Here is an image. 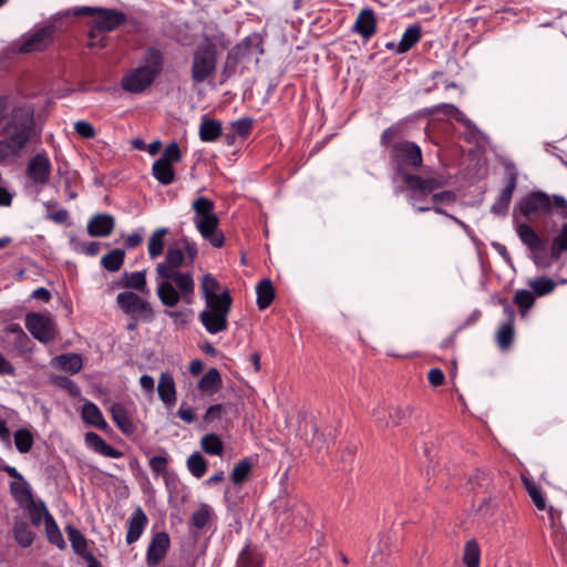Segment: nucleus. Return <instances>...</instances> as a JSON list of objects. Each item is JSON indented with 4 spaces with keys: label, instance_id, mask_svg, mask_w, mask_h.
Wrapping results in <instances>:
<instances>
[{
    "label": "nucleus",
    "instance_id": "37998d69",
    "mask_svg": "<svg viewBox=\"0 0 567 567\" xmlns=\"http://www.w3.org/2000/svg\"><path fill=\"white\" fill-rule=\"evenodd\" d=\"M52 29L50 27L42 28L38 32H35L29 40H27L22 45L20 51L23 53H29L34 50H39L41 43L51 37Z\"/></svg>",
    "mask_w": 567,
    "mask_h": 567
},
{
    "label": "nucleus",
    "instance_id": "393cba45",
    "mask_svg": "<svg viewBox=\"0 0 567 567\" xmlns=\"http://www.w3.org/2000/svg\"><path fill=\"white\" fill-rule=\"evenodd\" d=\"M122 286L127 289H133L142 295L148 293L146 270L124 272L122 276Z\"/></svg>",
    "mask_w": 567,
    "mask_h": 567
},
{
    "label": "nucleus",
    "instance_id": "79ce46f5",
    "mask_svg": "<svg viewBox=\"0 0 567 567\" xmlns=\"http://www.w3.org/2000/svg\"><path fill=\"white\" fill-rule=\"evenodd\" d=\"M463 561L466 567H480L481 549L476 540L470 539L465 543Z\"/></svg>",
    "mask_w": 567,
    "mask_h": 567
},
{
    "label": "nucleus",
    "instance_id": "39448f33",
    "mask_svg": "<svg viewBox=\"0 0 567 567\" xmlns=\"http://www.w3.org/2000/svg\"><path fill=\"white\" fill-rule=\"evenodd\" d=\"M554 209L567 219V200L561 195L549 196L545 192H532L519 202V212L526 218L548 215Z\"/></svg>",
    "mask_w": 567,
    "mask_h": 567
},
{
    "label": "nucleus",
    "instance_id": "a878e982",
    "mask_svg": "<svg viewBox=\"0 0 567 567\" xmlns=\"http://www.w3.org/2000/svg\"><path fill=\"white\" fill-rule=\"evenodd\" d=\"M82 419L85 423L95 426L99 430H105L107 423L105 422L101 410L93 402H86L82 406Z\"/></svg>",
    "mask_w": 567,
    "mask_h": 567
},
{
    "label": "nucleus",
    "instance_id": "4468645a",
    "mask_svg": "<svg viewBox=\"0 0 567 567\" xmlns=\"http://www.w3.org/2000/svg\"><path fill=\"white\" fill-rule=\"evenodd\" d=\"M168 547H169L168 534L165 532L155 534L148 545L147 553H146L147 566L156 567L164 559Z\"/></svg>",
    "mask_w": 567,
    "mask_h": 567
},
{
    "label": "nucleus",
    "instance_id": "f257e3e1",
    "mask_svg": "<svg viewBox=\"0 0 567 567\" xmlns=\"http://www.w3.org/2000/svg\"><path fill=\"white\" fill-rule=\"evenodd\" d=\"M186 265L182 248L169 247L165 260L156 266V274L161 280L156 295L165 307L173 308L179 301L193 303L195 281L190 271H181L179 267Z\"/></svg>",
    "mask_w": 567,
    "mask_h": 567
},
{
    "label": "nucleus",
    "instance_id": "7c9ffc66",
    "mask_svg": "<svg viewBox=\"0 0 567 567\" xmlns=\"http://www.w3.org/2000/svg\"><path fill=\"white\" fill-rule=\"evenodd\" d=\"M256 293L258 308L260 310L268 308L275 298V290L271 281L269 279L260 280L256 287Z\"/></svg>",
    "mask_w": 567,
    "mask_h": 567
},
{
    "label": "nucleus",
    "instance_id": "5fc2aeb1",
    "mask_svg": "<svg viewBox=\"0 0 567 567\" xmlns=\"http://www.w3.org/2000/svg\"><path fill=\"white\" fill-rule=\"evenodd\" d=\"M212 516V509L207 504H204L195 511L192 515V524L198 528L202 529L207 526L209 523Z\"/></svg>",
    "mask_w": 567,
    "mask_h": 567
},
{
    "label": "nucleus",
    "instance_id": "c85d7f7f",
    "mask_svg": "<svg viewBox=\"0 0 567 567\" xmlns=\"http://www.w3.org/2000/svg\"><path fill=\"white\" fill-rule=\"evenodd\" d=\"M56 365L71 374L78 373L83 367L82 357L78 353H65L54 358Z\"/></svg>",
    "mask_w": 567,
    "mask_h": 567
},
{
    "label": "nucleus",
    "instance_id": "6e6552de",
    "mask_svg": "<svg viewBox=\"0 0 567 567\" xmlns=\"http://www.w3.org/2000/svg\"><path fill=\"white\" fill-rule=\"evenodd\" d=\"M118 308L134 321L152 322L155 311L152 305L134 291H123L116 296Z\"/></svg>",
    "mask_w": 567,
    "mask_h": 567
},
{
    "label": "nucleus",
    "instance_id": "6e6d98bb",
    "mask_svg": "<svg viewBox=\"0 0 567 567\" xmlns=\"http://www.w3.org/2000/svg\"><path fill=\"white\" fill-rule=\"evenodd\" d=\"M200 287L205 300L219 295V284L210 274L203 277Z\"/></svg>",
    "mask_w": 567,
    "mask_h": 567
},
{
    "label": "nucleus",
    "instance_id": "0e129e2a",
    "mask_svg": "<svg viewBox=\"0 0 567 567\" xmlns=\"http://www.w3.org/2000/svg\"><path fill=\"white\" fill-rule=\"evenodd\" d=\"M55 384L65 389L72 396H78L81 393L79 385L68 377H56Z\"/></svg>",
    "mask_w": 567,
    "mask_h": 567
},
{
    "label": "nucleus",
    "instance_id": "72a5a7b5",
    "mask_svg": "<svg viewBox=\"0 0 567 567\" xmlns=\"http://www.w3.org/2000/svg\"><path fill=\"white\" fill-rule=\"evenodd\" d=\"M168 234L165 227L157 228L150 237L147 251L151 259H155L164 251V238Z\"/></svg>",
    "mask_w": 567,
    "mask_h": 567
},
{
    "label": "nucleus",
    "instance_id": "f704fd0d",
    "mask_svg": "<svg viewBox=\"0 0 567 567\" xmlns=\"http://www.w3.org/2000/svg\"><path fill=\"white\" fill-rule=\"evenodd\" d=\"M221 385V377L216 368H210L199 380L198 389L203 392L214 393Z\"/></svg>",
    "mask_w": 567,
    "mask_h": 567
},
{
    "label": "nucleus",
    "instance_id": "f03ea898",
    "mask_svg": "<svg viewBox=\"0 0 567 567\" xmlns=\"http://www.w3.org/2000/svg\"><path fill=\"white\" fill-rule=\"evenodd\" d=\"M392 159L409 192L408 199L414 210L417 213L429 212L430 207H417L416 202L421 196L431 195L433 190L444 187L447 179L443 175L423 177L406 172V167L415 168L422 165V153L417 144H394Z\"/></svg>",
    "mask_w": 567,
    "mask_h": 567
},
{
    "label": "nucleus",
    "instance_id": "69168bd1",
    "mask_svg": "<svg viewBox=\"0 0 567 567\" xmlns=\"http://www.w3.org/2000/svg\"><path fill=\"white\" fill-rule=\"evenodd\" d=\"M435 190H433L431 194H432V197H431V202L434 203L435 205L437 203H447V204H452L456 200V193L453 192V190H443V192H439V193H434Z\"/></svg>",
    "mask_w": 567,
    "mask_h": 567
},
{
    "label": "nucleus",
    "instance_id": "f8f14e48",
    "mask_svg": "<svg viewBox=\"0 0 567 567\" xmlns=\"http://www.w3.org/2000/svg\"><path fill=\"white\" fill-rule=\"evenodd\" d=\"M51 162L48 155L42 152L35 154L27 164L25 176L35 185L45 186L50 181Z\"/></svg>",
    "mask_w": 567,
    "mask_h": 567
},
{
    "label": "nucleus",
    "instance_id": "a19ab883",
    "mask_svg": "<svg viewBox=\"0 0 567 567\" xmlns=\"http://www.w3.org/2000/svg\"><path fill=\"white\" fill-rule=\"evenodd\" d=\"M13 442L16 449L20 453L25 454L31 451L34 443V436L28 429H19L13 433Z\"/></svg>",
    "mask_w": 567,
    "mask_h": 567
},
{
    "label": "nucleus",
    "instance_id": "a211bd4d",
    "mask_svg": "<svg viewBox=\"0 0 567 567\" xmlns=\"http://www.w3.org/2000/svg\"><path fill=\"white\" fill-rule=\"evenodd\" d=\"M252 124L254 121L248 117L228 123V125L224 127L225 140L228 142H234L235 140L248 138L252 130Z\"/></svg>",
    "mask_w": 567,
    "mask_h": 567
},
{
    "label": "nucleus",
    "instance_id": "f3484780",
    "mask_svg": "<svg viewBox=\"0 0 567 567\" xmlns=\"http://www.w3.org/2000/svg\"><path fill=\"white\" fill-rule=\"evenodd\" d=\"M85 444L93 452L101 454L103 456L112 457V458H121L123 457V452L114 449L110 444H107L99 434L95 432H87L84 435Z\"/></svg>",
    "mask_w": 567,
    "mask_h": 567
},
{
    "label": "nucleus",
    "instance_id": "338daca9",
    "mask_svg": "<svg viewBox=\"0 0 567 567\" xmlns=\"http://www.w3.org/2000/svg\"><path fill=\"white\" fill-rule=\"evenodd\" d=\"M143 229H138L136 231H133L125 238V247L128 249L136 248L140 246L143 241Z\"/></svg>",
    "mask_w": 567,
    "mask_h": 567
},
{
    "label": "nucleus",
    "instance_id": "4c0bfd02",
    "mask_svg": "<svg viewBox=\"0 0 567 567\" xmlns=\"http://www.w3.org/2000/svg\"><path fill=\"white\" fill-rule=\"evenodd\" d=\"M66 534L73 550L81 557L90 553L87 550V542L84 535L74 526L68 525Z\"/></svg>",
    "mask_w": 567,
    "mask_h": 567
},
{
    "label": "nucleus",
    "instance_id": "1a4fd4ad",
    "mask_svg": "<svg viewBox=\"0 0 567 567\" xmlns=\"http://www.w3.org/2000/svg\"><path fill=\"white\" fill-rule=\"evenodd\" d=\"M182 159L178 144H168L163 154L152 166L153 177L162 185H169L175 179L173 166Z\"/></svg>",
    "mask_w": 567,
    "mask_h": 567
},
{
    "label": "nucleus",
    "instance_id": "a18cd8bd",
    "mask_svg": "<svg viewBox=\"0 0 567 567\" xmlns=\"http://www.w3.org/2000/svg\"><path fill=\"white\" fill-rule=\"evenodd\" d=\"M10 492L19 503L33 502L29 484L24 478L11 482Z\"/></svg>",
    "mask_w": 567,
    "mask_h": 567
},
{
    "label": "nucleus",
    "instance_id": "c03bdc74",
    "mask_svg": "<svg viewBox=\"0 0 567 567\" xmlns=\"http://www.w3.org/2000/svg\"><path fill=\"white\" fill-rule=\"evenodd\" d=\"M513 302L518 307L520 315L525 317L527 311L535 303L534 292L526 289H519L515 292Z\"/></svg>",
    "mask_w": 567,
    "mask_h": 567
},
{
    "label": "nucleus",
    "instance_id": "9b49d317",
    "mask_svg": "<svg viewBox=\"0 0 567 567\" xmlns=\"http://www.w3.org/2000/svg\"><path fill=\"white\" fill-rule=\"evenodd\" d=\"M25 328L39 341L48 343L56 336L55 322L49 316L30 312L25 316Z\"/></svg>",
    "mask_w": 567,
    "mask_h": 567
},
{
    "label": "nucleus",
    "instance_id": "bb28decb",
    "mask_svg": "<svg viewBox=\"0 0 567 567\" xmlns=\"http://www.w3.org/2000/svg\"><path fill=\"white\" fill-rule=\"evenodd\" d=\"M207 311L217 312L221 315H229L233 299L228 290L221 291L218 296L206 299Z\"/></svg>",
    "mask_w": 567,
    "mask_h": 567
},
{
    "label": "nucleus",
    "instance_id": "864d4df0",
    "mask_svg": "<svg viewBox=\"0 0 567 567\" xmlns=\"http://www.w3.org/2000/svg\"><path fill=\"white\" fill-rule=\"evenodd\" d=\"M192 207L195 212V215L193 218H200L203 216H210L214 215V203L209 198L206 197H197L193 204Z\"/></svg>",
    "mask_w": 567,
    "mask_h": 567
},
{
    "label": "nucleus",
    "instance_id": "2eb2a0df",
    "mask_svg": "<svg viewBox=\"0 0 567 567\" xmlns=\"http://www.w3.org/2000/svg\"><path fill=\"white\" fill-rule=\"evenodd\" d=\"M522 243L529 249L534 257L545 252L546 241L528 224H519L516 228Z\"/></svg>",
    "mask_w": 567,
    "mask_h": 567
},
{
    "label": "nucleus",
    "instance_id": "6ab92c4d",
    "mask_svg": "<svg viewBox=\"0 0 567 567\" xmlns=\"http://www.w3.org/2000/svg\"><path fill=\"white\" fill-rule=\"evenodd\" d=\"M148 523V518L142 507H137L127 522L126 543H135L142 535Z\"/></svg>",
    "mask_w": 567,
    "mask_h": 567
},
{
    "label": "nucleus",
    "instance_id": "20e7f679",
    "mask_svg": "<svg viewBox=\"0 0 567 567\" xmlns=\"http://www.w3.org/2000/svg\"><path fill=\"white\" fill-rule=\"evenodd\" d=\"M162 55L156 49H148L145 58V65L131 70L122 79V86L131 93L143 92L155 80L162 71Z\"/></svg>",
    "mask_w": 567,
    "mask_h": 567
},
{
    "label": "nucleus",
    "instance_id": "c756f323",
    "mask_svg": "<svg viewBox=\"0 0 567 567\" xmlns=\"http://www.w3.org/2000/svg\"><path fill=\"white\" fill-rule=\"evenodd\" d=\"M373 416L375 417L377 422L380 423V425H383V419L385 416V410L384 409H375L373 411ZM408 416V410L395 408L391 412H389V419L390 421L384 422V426H399L403 423V421Z\"/></svg>",
    "mask_w": 567,
    "mask_h": 567
},
{
    "label": "nucleus",
    "instance_id": "412c9836",
    "mask_svg": "<svg viewBox=\"0 0 567 567\" xmlns=\"http://www.w3.org/2000/svg\"><path fill=\"white\" fill-rule=\"evenodd\" d=\"M227 318L228 315H221L207 310H203L199 313V321L202 322L206 331L210 334H217L219 332L226 331L228 328Z\"/></svg>",
    "mask_w": 567,
    "mask_h": 567
},
{
    "label": "nucleus",
    "instance_id": "aec40b11",
    "mask_svg": "<svg viewBox=\"0 0 567 567\" xmlns=\"http://www.w3.org/2000/svg\"><path fill=\"white\" fill-rule=\"evenodd\" d=\"M111 416L116 426L125 435H131L136 431L131 415L122 403H113L110 408Z\"/></svg>",
    "mask_w": 567,
    "mask_h": 567
},
{
    "label": "nucleus",
    "instance_id": "cd10ccee",
    "mask_svg": "<svg viewBox=\"0 0 567 567\" xmlns=\"http://www.w3.org/2000/svg\"><path fill=\"white\" fill-rule=\"evenodd\" d=\"M12 533L17 544L23 548L30 547L34 540V533L25 520H16Z\"/></svg>",
    "mask_w": 567,
    "mask_h": 567
},
{
    "label": "nucleus",
    "instance_id": "7ed1b4c3",
    "mask_svg": "<svg viewBox=\"0 0 567 567\" xmlns=\"http://www.w3.org/2000/svg\"><path fill=\"white\" fill-rule=\"evenodd\" d=\"M7 142H34L40 128L34 120L31 106H18L10 113L3 128Z\"/></svg>",
    "mask_w": 567,
    "mask_h": 567
},
{
    "label": "nucleus",
    "instance_id": "3c124183",
    "mask_svg": "<svg viewBox=\"0 0 567 567\" xmlns=\"http://www.w3.org/2000/svg\"><path fill=\"white\" fill-rule=\"evenodd\" d=\"M514 338V324L512 322L503 323L497 333L496 341L501 349H508Z\"/></svg>",
    "mask_w": 567,
    "mask_h": 567
},
{
    "label": "nucleus",
    "instance_id": "ea45409f",
    "mask_svg": "<svg viewBox=\"0 0 567 567\" xmlns=\"http://www.w3.org/2000/svg\"><path fill=\"white\" fill-rule=\"evenodd\" d=\"M6 332L13 337L14 348L20 351H27L29 349L30 339L23 329L18 323H10L6 327Z\"/></svg>",
    "mask_w": 567,
    "mask_h": 567
},
{
    "label": "nucleus",
    "instance_id": "ddd939ff",
    "mask_svg": "<svg viewBox=\"0 0 567 567\" xmlns=\"http://www.w3.org/2000/svg\"><path fill=\"white\" fill-rule=\"evenodd\" d=\"M193 221L202 237L208 240L213 247L220 248L224 245L225 238L223 233L217 230L219 219L215 214L210 216H203L200 218H193Z\"/></svg>",
    "mask_w": 567,
    "mask_h": 567
},
{
    "label": "nucleus",
    "instance_id": "4be33fe9",
    "mask_svg": "<svg viewBox=\"0 0 567 567\" xmlns=\"http://www.w3.org/2000/svg\"><path fill=\"white\" fill-rule=\"evenodd\" d=\"M375 17L372 9H363L355 19L354 31L364 39H370L375 33Z\"/></svg>",
    "mask_w": 567,
    "mask_h": 567
},
{
    "label": "nucleus",
    "instance_id": "e2e57ef3",
    "mask_svg": "<svg viewBox=\"0 0 567 567\" xmlns=\"http://www.w3.org/2000/svg\"><path fill=\"white\" fill-rule=\"evenodd\" d=\"M74 130L78 135L83 140H91L95 136L94 126L86 121H78L74 124Z\"/></svg>",
    "mask_w": 567,
    "mask_h": 567
},
{
    "label": "nucleus",
    "instance_id": "e433bc0d",
    "mask_svg": "<svg viewBox=\"0 0 567 567\" xmlns=\"http://www.w3.org/2000/svg\"><path fill=\"white\" fill-rule=\"evenodd\" d=\"M421 39V28L417 24L410 25L403 33L398 48V53L408 52Z\"/></svg>",
    "mask_w": 567,
    "mask_h": 567
},
{
    "label": "nucleus",
    "instance_id": "09e8293b",
    "mask_svg": "<svg viewBox=\"0 0 567 567\" xmlns=\"http://www.w3.org/2000/svg\"><path fill=\"white\" fill-rule=\"evenodd\" d=\"M187 467L193 476L200 478L206 473L207 462L200 453L194 452L187 460Z\"/></svg>",
    "mask_w": 567,
    "mask_h": 567
},
{
    "label": "nucleus",
    "instance_id": "9d476101",
    "mask_svg": "<svg viewBox=\"0 0 567 567\" xmlns=\"http://www.w3.org/2000/svg\"><path fill=\"white\" fill-rule=\"evenodd\" d=\"M502 165L504 166L505 173L507 175V183L506 186L501 190L494 204L491 206V213L504 216L507 214L513 193L517 186L518 173L515 164L509 159H502Z\"/></svg>",
    "mask_w": 567,
    "mask_h": 567
},
{
    "label": "nucleus",
    "instance_id": "c9c22d12",
    "mask_svg": "<svg viewBox=\"0 0 567 567\" xmlns=\"http://www.w3.org/2000/svg\"><path fill=\"white\" fill-rule=\"evenodd\" d=\"M564 252H567V219L563 223L557 235L551 240L550 257L558 259Z\"/></svg>",
    "mask_w": 567,
    "mask_h": 567
},
{
    "label": "nucleus",
    "instance_id": "de8ad7c7",
    "mask_svg": "<svg viewBox=\"0 0 567 567\" xmlns=\"http://www.w3.org/2000/svg\"><path fill=\"white\" fill-rule=\"evenodd\" d=\"M556 286L557 285L553 279L545 276L537 277L529 281V287L533 289L534 293L539 297L553 292Z\"/></svg>",
    "mask_w": 567,
    "mask_h": 567
},
{
    "label": "nucleus",
    "instance_id": "bf43d9fd",
    "mask_svg": "<svg viewBox=\"0 0 567 567\" xmlns=\"http://www.w3.org/2000/svg\"><path fill=\"white\" fill-rule=\"evenodd\" d=\"M48 515H51L49 511L47 509L45 505L41 503L40 505H35L32 502V508L30 511V519L32 525L39 526L42 520L45 523V518Z\"/></svg>",
    "mask_w": 567,
    "mask_h": 567
},
{
    "label": "nucleus",
    "instance_id": "680f3d73",
    "mask_svg": "<svg viewBox=\"0 0 567 567\" xmlns=\"http://www.w3.org/2000/svg\"><path fill=\"white\" fill-rule=\"evenodd\" d=\"M252 48H258V44L255 43V39L246 38L244 41L234 47L230 51H237L236 58L240 61L250 53Z\"/></svg>",
    "mask_w": 567,
    "mask_h": 567
},
{
    "label": "nucleus",
    "instance_id": "052dcab7",
    "mask_svg": "<svg viewBox=\"0 0 567 567\" xmlns=\"http://www.w3.org/2000/svg\"><path fill=\"white\" fill-rule=\"evenodd\" d=\"M25 144H0V163L18 156Z\"/></svg>",
    "mask_w": 567,
    "mask_h": 567
},
{
    "label": "nucleus",
    "instance_id": "8fccbe9b",
    "mask_svg": "<svg viewBox=\"0 0 567 567\" xmlns=\"http://www.w3.org/2000/svg\"><path fill=\"white\" fill-rule=\"evenodd\" d=\"M202 449L210 455H220L223 452V442L216 434H206L200 441Z\"/></svg>",
    "mask_w": 567,
    "mask_h": 567
},
{
    "label": "nucleus",
    "instance_id": "423d86ee",
    "mask_svg": "<svg viewBox=\"0 0 567 567\" xmlns=\"http://www.w3.org/2000/svg\"><path fill=\"white\" fill-rule=\"evenodd\" d=\"M73 14L92 16L93 19L90 21L91 29L102 32H111L126 21L123 12L99 7H79L73 10Z\"/></svg>",
    "mask_w": 567,
    "mask_h": 567
},
{
    "label": "nucleus",
    "instance_id": "2f4dec72",
    "mask_svg": "<svg viewBox=\"0 0 567 567\" xmlns=\"http://www.w3.org/2000/svg\"><path fill=\"white\" fill-rule=\"evenodd\" d=\"M522 480L526 492L528 493L537 509L545 511L547 505L542 487L532 478L523 476Z\"/></svg>",
    "mask_w": 567,
    "mask_h": 567
},
{
    "label": "nucleus",
    "instance_id": "13d9d810",
    "mask_svg": "<svg viewBox=\"0 0 567 567\" xmlns=\"http://www.w3.org/2000/svg\"><path fill=\"white\" fill-rule=\"evenodd\" d=\"M148 464L153 474L163 476L167 472L168 457L166 455L152 456Z\"/></svg>",
    "mask_w": 567,
    "mask_h": 567
},
{
    "label": "nucleus",
    "instance_id": "0eeeda50",
    "mask_svg": "<svg viewBox=\"0 0 567 567\" xmlns=\"http://www.w3.org/2000/svg\"><path fill=\"white\" fill-rule=\"evenodd\" d=\"M217 63L216 45L210 41L200 43L193 56L192 79L195 83H202L215 72Z\"/></svg>",
    "mask_w": 567,
    "mask_h": 567
},
{
    "label": "nucleus",
    "instance_id": "49530a36",
    "mask_svg": "<svg viewBox=\"0 0 567 567\" xmlns=\"http://www.w3.org/2000/svg\"><path fill=\"white\" fill-rule=\"evenodd\" d=\"M252 463L249 458L240 460L233 468L230 473V480L234 484H241L247 478L251 471Z\"/></svg>",
    "mask_w": 567,
    "mask_h": 567
},
{
    "label": "nucleus",
    "instance_id": "58836bf2",
    "mask_svg": "<svg viewBox=\"0 0 567 567\" xmlns=\"http://www.w3.org/2000/svg\"><path fill=\"white\" fill-rule=\"evenodd\" d=\"M44 528L47 537L51 544L55 545L60 549H64L66 547L62 533L52 515H48L45 518Z\"/></svg>",
    "mask_w": 567,
    "mask_h": 567
},
{
    "label": "nucleus",
    "instance_id": "b1692460",
    "mask_svg": "<svg viewBox=\"0 0 567 567\" xmlns=\"http://www.w3.org/2000/svg\"><path fill=\"white\" fill-rule=\"evenodd\" d=\"M198 133L203 142H212L224 136V128L219 121L203 116Z\"/></svg>",
    "mask_w": 567,
    "mask_h": 567
},
{
    "label": "nucleus",
    "instance_id": "774afa93",
    "mask_svg": "<svg viewBox=\"0 0 567 567\" xmlns=\"http://www.w3.org/2000/svg\"><path fill=\"white\" fill-rule=\"evenodd\" d=\"M444 379H445L444 373L439 368H433L427 373V380H429L430 384L433 386H439V385L443 384Z\"/></svg>",
    "mask_w": 567,
    "mask_h": 567
},
{
    "label": "nucleus",
    "instance_id": "4d7b16f0",
    "mask_svg": "<svg viewBox=\"0 0 567 567\" xmlns=\"http://www.w3.org/2000/svg\"><path fill=\"white\" fill-rule=\"evenodd\" d=\"M237 51H229L221 69V82L228 80L236 72L239 60L236 58Z\"/></svg>",
    "mask_w": 567,
    "mask_h": 567
},
{
    "label": "nucleus",
    "instance_id": "603ef678",
    "mask_svg": "<svg viewBox=\"0 0 567 567\" xmlns=\"http://www.w3.org/2000/svg\"><path fill=\"white\" fill-rule=\"evenodd\" d=\"M179 245L186 258V266H193L198 255L197 244L187 236H182Z\"/></svg>",
    "mask_w": 567,
    "mask_h": 567
},
{
    "label": "nucleus",
    "instance_id": "5701e85b",
    "mask_svg": "<svg viewBox=\"0 0 567 567\" xmlns=\"http://www.w3.org/2000/svg\"><path fill=\"white\" fill-rule=\"evenodd\" d=\"M157 392H158L161 400L167 406H171L176 402L175 382H174L173 377L169 373L163 372L161 374L158 385H157Z\"/></svg>",
    "mask_w": 567,
    "mask_h": 567
},
{
    "label": "nucleus",
    "instance_id": "dca6fc26",
    "mask_svg": "<svg viewBox=\"0 0 567 567\" xmlns=\"http://www.w3.org/2000/svg\"><path fill=\"white\" fill-rule=\"evenodd\" d=\"M114 227L115 219L111 214H96L87 223V233L92 237H107L112 234Z\"/></svg>",
    "mask_w": 567,
    "mask_h": 567
},
{
    "label": "nucleus",
    "instance_id": "473e14b6",
    "mask_svg": "<svg viewBox=\"0 0 567 567\" xmlns=\"http://www.w3.org/2000/svg\"><path fill=\"white\" fill-rule=\"evenodd\" d=\"M125 251L120 248H115L101 258V266L111 272L120 270L124 264Z\"/></svg>",
    "mask_w": 567,
    "mask_h": 567
}]
</instances>
